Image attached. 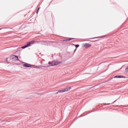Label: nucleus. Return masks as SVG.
<instances>
[{
    "instance_id": "obj_1",
    "label": "nucleus",
    "mask_w": 128,
    "mask_h": 128,
    "mask_svg": "<svg viewBox=\"0 0 128 128\" xmlns=\"http://www.w3.org/2000/svg\"><path fill=\"white\" fill-rule=\"evenodd\" d=\"M60 64H62V62L56 60H54L52 62H48V64H50L49 66H56Z\"/></svg>"
},
{
    "instance_id": "obj_2",
    "label": "nucleus",
    "mask_w": 128,
    "mask_h": 128,
    "mask_svg": "<svg viewBox=\"0 0 128 128\" xmlns=\"http://www.w3.org/2000/svg\"><path fill=\"white\" fill-rule=\"evenodd\" d=\"M34 44V40H32L31 42H30L24 45V46L22 47V48H28V46H30V44Z\"/></svg>"
},
{
    "instance_id": "obj_3",
    "label": "nucleus",
    "mask_w": 128,
    "mask_h": 128,
    "mask_svg": "<svg viewBox=\"0 0 128 128\" xmlns=\"http://www.w3.org/2000/svg\"><path fill=\"white\" fill-rule=\"evenodd\" d=\"M10 59L14 60V62H16V60H18V56L16 55H12L10 56Z\"/></svg>"
},
{
    "instance_id": "obj_4",
    "label": "nucleus",
    "mask_w": 128,
    "mask_h": 128,
    "mask_svg": "<svg viewBox=\"0 0 128 128\" xmlns=\"http://www.w3.org/2000/svg\"><path fill=\"white\" fill-rule=\"evenodd\" d=\"M124 76H116L113 78H112H112H124Z\"/></svg>"
},
{
    "instance_id": "obj_5",
    "label": "nucleus",
    "mask_w": 128,
    "mask_h": 128,
    "mask_svg": "<svg viewBox=\"0 0 128 128\" xmlns=\"http://www.w3.org/2000/svg\"><path fill=\"white\" fill-rule=\"evenodd\" d=\"M72 88V87L69 86L65 88L63 90L64 91V92H69V90H70V89Z\"/></svg>"
},
{
    "instance_id": "obj_6",
    "label": "nucleus",
    "mask_w": 128,
    "mask_h": 128,
    "mask_svg": "<svg viewBox=\"0 0 128 128\" xmlns=\"http://www.w3.org/2000/svg\"><path fill=\"white\" fill-rule=\"evenodd\" d=\"M23 66L24 68H30V64H28V63H26L25 64H23Z\"/></svg>"
},
{
    "instance_id": "obj_7",
    "label": "nucleus",
    "mask_w": 128,
    "mask_h": 128,
    "mask_svg": "<svg viewBox=\"0 0 128 128\" xmlns=\"http://www.w3.org/2000/svg\"><path fill=\"white\" fill-rule=\"evenodd\" d=\"M92 45H90L89 44H84V48H90V46Z\"/></svg>"
},
{
    "instance_id": "obj_8",
    "label": "nucleus",
    "mask_w": 128,
    "mask_h": 128,
    "mask_svg": "<svg viewBox=\"0 0 128 128\" xmlns=\"http://www.w3.org/2000/svg\"><path fill=\"white\" fill-rule=\"evenodd\" d=\"M74 40V38H70V39H66L64 40V42H70V40Z\"/></svg>"
},
{
    "instance_id": "obj_9",
    "label": "nucleus",
    "mask_w": 128,
    "mask_h": 128,
    "mask_svg": "<svg viewBox=\"0 0 128 128\" xmlns=\"http://www.w3.org/2000/svg\"><path fill=\"white\" fill-rule=\"evenodd\" d=\"M60 92H64V90H58V92H56L55 94H60Z\"/></svg>"
},
{
    "instance_id": "obj_10",
    "label": "nucleus",
    "mask_w": 128,
    "mask_h": 128,
    "mask_svg": "<svg viewBox=\"0 0 128 128\" xmlns=\"http://www.w3.org/2000/svg\"><path fill=\"white\" fill-rule=\"evenodd\" d=\"M125 72L128 73V66H127L126 68Z\"/></svg>"
},
{
    "instance_id": "obj_11",
    "label": "nucleus",
    "mask_w": 128,
    "mask_h": 128,
    "mask_svg": "<svg viewBox=\"0 0 128 128\" xmlns=\"http://www.w3.org/2000/svg\"><path fill=\"white\" fill-rule=\"evenodd\" d=\"M76 48H78V46H80V45L79 44H76V45H74Z\"/></svg>"
},
{
    "instance_id": "obj_12",
    "label": "nucleus",
    "mask_w": 128,
    "mask_h": 128,
    "mask_svg": "<svg viewBox=\"0 0 128 128\" xmlns=\"http://www.w3.org/2000/svg\"><path fill=\"white\" fill-rule=\"evenodd\" d=\"M39 68H46V66H42L41 65V66H39Z\"/></svg>"
},
{
    "instance_id": "obj_13",
    "label": "nucleus",
    "mask_w": 128,
    "mask_h": 128,
    "mask_svg": "<svg viewBox=\"0 0 128 128\" xmlns=\"http://www.w3.org/2000/svg\"><path fill=\"white\" fill-rule=\"evenodd\" d=\"M34 68H40V66H34Z\"/></svg>"
},
{
    "instance_id": "obj_14",
    "label": "nucleus",
    "mask_w": 128,
    "mask_h": 128,
    "mask_svg": "<svg viewBox=\"0 0 128 128\" xmlns=\"http://www.w3.org/2000/svg\"><path fill=\"white\" fill-rule=\"evenodd\" d=\"M38 10H40V8H38V10H36V14L38 13Z\"/></svg>"
},
{
    "instance_id": "obj_15",
    "label": "nucleus",
    "mask_w": 128,
    "mask_h": 128,
    "mask_svg": "<svg viewBox=\"0 0 128 128\" xmlns=\"http://www.w3.org/2000/svg\"><path fill=\"white\" fill-rule=\"evenodd\" d=\"M6 62H7V63L8 64V58L6 60Z\"/></svg>"
},
{
    "instance_id": "obj_16",
    "label": "nucleus",
    "mask_w": 128,
    "mask_h": 128,
    "mask_svg": "<svg viewBox=\"0 0 128 128\" xmlns=\"http://www.w3.org/2000/svg\"><path fill=\"white\" fill-rule=\"evenodd\" d=\"M76 49H75L74 50V52H76Z\"/></svg>"
},
{
    "instance_id": "obj_17",
    "label": "nucleus",
    "mask_w": 128,
    "mask_h": 128,
    "mask_svg": "<svg viewBox=\"0 0 128 128\" xmlns=\"http://www.w3.org/2000/svg\"><path fill=\"white\" fill-rule=\"evenodd\" d=\"M107 104L108 106V104Z\"/></svg>"
},
{
    "instance_id": "obj_18",
    "label": "nucleus",
    "mask_w": 128,
    "mask_h": 128,
    "mask_svg": "<svg viewBox=\"0 0 128 128\" xmlns=\"http://www.w3.org/2000/svg\"><path fill=\"white\" fill-rule=\"evenodd\" d=\"M116 102V100H115L114 102L112 104H114V102Z\"/></svg>"
},
{
    "instance_id": "obj_19",
    "label": "nucleus",
    "mask_w": 128,
    "mask_h": 128,
    "mask_svg": "<svg viewBox=\"0 0 128 128\" xmlns=\"http://www.w3.org/2000/svg\"><path fill=\"white\" fill-rule=\"evenodd\" d=\"M90 40H92V38H90Z\"/></svg>"
},
{
    "instance_id": "obj_20",
    "label": "nucleus",
    "mask_w": 128,
    "mask_h": 128,
    "mask_svg": "<svg viewBox=\"0 0 128 128\" xmlns=\"http://www.w3.org/2000/svg\"><path fill=\"white\" fill-rule=\"evenodd\" d=\"M0 30H2V28H0Z\"/></svg>"
}]
</instances>
